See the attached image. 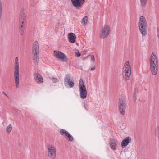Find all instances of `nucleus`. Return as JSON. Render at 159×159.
<instances>
[{
    "mask_svg": "<svg viewBox=\"0 0 159 159\" xmlns=\"http://www.w3.org/2000/svg\"><path fill=\"white\" fill-rule=\"evenodd\" d=\"M85 109L86 110H87V109H86V108L85 107Z\"/></svg>",
    "mask_w": 159,
    "mask_h": 159,
    "instance_id": "obj_38",
    "label": "nucleus"
},
{
    "mask_svg": "<svg viewBox=\"0 0 159 159\" xmlns=\"http://www.w3.org/2000/svg\"><path fill=\"white\" fill-rule=\"evenodd\" d=\"M86 89L83 80L80 79V80L79 83V88Z\"/></svg>",
    "mask_w": 159,
    "mask_h": 159,
    "instance_id": "obj_20",
    "label": "nucleus"
},
{
    "mask_svg": "<svg viewBox=\"0 0 159 159\" xmlns=\"http://www.w3.org/2000/svg\"><path fill=\"white\" fill-rule=\"evenodd\" d=\"M15 60H18V58H17V57H16L15 58Z\"/></svg>",
    "mask_w": 159,
    "mask_h": 159,
    "instance_id": "obj_36",
    "label": "nucleus"
},
{
    "mask_svg": "<svg viewBox=\"0 0 159 159\" xmlns=\"http://www.w3.org/2000/svg\"><path fill=\"white\" fill-rule=\"evenodd\" d=\"M21 23V24L19 26V30L20 34L21 35H22L24 34L25 25H24V24H22V23Z\"/></svg>",
    "mask_w": 159,
    "mask_h": 159,
    "instance_id": "obj_19",
    "label": "nucleus"
},
{
    "mask_svg": "<svg viewBox=\"0 0 159 159\" xmlns=\"http://www.w3.org/2000/svg\"><path fill=\"white\" fill-rule=\"evenodd\" d=\"M157 36L159 38V34H157Z\"/></svg>",
    "mask_w": 159,
    "mask_h": 159,
    "instance_id": "obj_34",
    "label": "nucleus"
},
{
    "mask_svg": "<svg viewBox=\"0 0 159 159\" xmlns=\"http://www.w3.org/2000/svg\"><path fill=\"white\" fill-rule=\"evenodd\" d=\"M76 37V36L75 34L73 33H70L68 34V40L71 43H74L75 42Z\"/></svg>",
    "mask_w": 159,
    "mask_h": 159,
    "instance_id": "obj_15",
    "label": "nucleus"
},
{
    "mask_svg": "<svg viewBox=\"0 0 159 159\" xmlns=\"http://www.w3.org/2000/svg\"><path fill=\"white\" fill-rule=\"evenodd\" d=\"M19 146H21V145H21V144H20V143H19Z\"/></svg>",
    "mask_w": 159,
    "mask_h": 159,
    "instance_id": "obj_35",
    "label": "nucleus"
},
{
    "mask_svg": "<svg viewBox=\"0 0 159 159\" xmlns=\"http://www.w3.org/2000/svg\"><path fill=\"white\" fill-rule=\"evenodd\" d=\"M34 80L38 83H41L43 82V77L38 73L35 72L34 73Z\"/></svg>",
    "mask_w": 159,
    "mask_h": 159,
    "instance_id": "obj_12",
    "label": "nucleus"
},
{
    "mask_svg": "<svg viewBox=\"0 0 159 159\" xmlns=\"http://www.w3.org/2000/svg\"><path fill=\"white\" fill-rule=\"evenodd\" d=\"M131 138L129 136L125 138L121 142V147L123 148H125L131 142Z\"/></svg>",
    "mask_w": 159,
    "mask_h": 159,
    "instance_id": "obj_14",
    "label": "nucleus"
},
{
    "mask_svg": "<svg viewBox=\"0 0 159 159\" xmlns=\"http://www.w3.org/2000/svg\"><path fill=\"white\" fill-rule=\"evenodd\" d=\"M91 60L92 61H95L94 57L93 55H92V56H91Z\"/></svg>",
    "mask_w": 159,
    "mask_h": 159,
    "instance_id": "obj_28",
    "label": "nucleus"
},
{
    "mask_svg": "<svg viewBox=\"0 0 159 159\" xmlns=\"http://www.w3.org/2000/svg\"><path fill=\"white\" fill-rule=\"evenodd\" d=\"M118 109L120 114L124 115L125 113V110L127 107L126 98L123 97L120 98L118 101Z\"/></svg>",
    "mask_w": 159,
    "mask_h": 159,
    "instance_id": "obj_5",
    "label": "nucleus"
},
{
    "mask_svg": "<svg viewBox=\"0 0 159 159\" xmlns=\"http://www.w3.org/2000/svg\"><path fill=\"white\" fill-rule=\"evenodd\" d=\"M137 95H133V100L134 102L136 101V99H137Z\"/></svg>",
    "mask_w": 159,
    "mask_h": 159,
    "instance_id": "obj_27",
    "label": "nucleus"
},
{
    "mask_svg": "<svg viewBox=\"0 0 159 159\" xmlns=\"http://www.w3.org/2000/svg\"><path fill=\"white\" fill-rule=\"evenodd\" d=\"M56 148L54 146L49 145L47 148V153L49 157L55 159L56 155Z\"/></svg>",
    "mask_w": 159,
    "mask_h": 159,
    "instance_id": "obj_7",
    "label": "nucleus"
},
{
    "mask_svg": "<svg viewBox=\"0 0 159 159\" xmlns=\"http://www.w3.org/2000/svg\"><path fill=\"white\" fill-rule=\"evenodd\" d=\"M24 10H22L20 13V22L22 23V24H24V22L25 19V15L24 13Z\"/></svg>",
    "mask_w": 159,
    "mask_h": 159,
    "instance_id": "obj_18",
    "label": "nucleus"
},
{
    "mask_svg": "<svg viewBox=\"0 0 159 159\" xmlns=\"http://www.w3.org/2000/svg\"><path fill=\"white\" fill-rule=\"evenodd\" d=\"M32 55L33 60L35 64H37L39 61V44L37 41H36L32 47Z\"/></svg>",
    "mask_w": 159,
    "mask_h": 159,
    "instance_id": "obj_3",
    "label": "nucleus"
},
{
    "mask_svg": "<svg viewBox=\"0 0 159 159\" xmlns=\"http://www.w3.org/2000/svg\"><path fill=\"white\" fill-rule=\"evenodd\" d=\"M86 57H85V58H83V59H86Z\"/></svg>",
    "mask_w": 159,
    "mask_h": 159,
    "instance_id": "obj_37",
    "label": "nucleus"
},
{
    "mask_svg": "<svg viewBox=\"0 0 159 159\" xmlns=\"http://www.w3.org/2000/svg\"><path fill=\"white\" fill-rule=\"evenodd\" d=\"M140 3L142 6L143 7H144L147 2V0H140Z\"/></svg>",
    "mask_w": 159,
    "mask_h": 159,
    "instance_id": "obj_21",
    "label": "nucleus"
},
{
    "mask_svg": "<svg viewBox=\"0 0 159 159\" xmlns=\"http://www.w3.org/2000/svg\"><path fill=\"white\" fill-rule=\"evenodd\" d=\"M148 25L145 18L143 16H140L138 22L139 31L143 36H145L147 33Z\"/></svg>",
    "mask_w": 159,
    "mask_h": 159,
    "instance_id": "obj_2",
    "label": "nucleus"
},
{
    "mask_svg": "<svg viewBox=\"0 0 159 159\" xmlns=\"http://www.w3.org/2000/svg\"><path fill=\"white\" fill-rule=\"evenodd\" d=\"M137 93H138L137 89L135 88L134 90L133 95H137Z\"/></svg>",
    "mask_w": 159,
    "mask_h": 159,
    "instance_id": "obj_25",
    "label": "nucleus"
},
{
    "mask_svg": "<svg viewBox=\"0 0 159 159\" xmlns=\"http://www.w3.org/2000/svg\"><path fill=\"white\" fill-rule=\"evenodd\" d=\"M150 67L151 72L154 75L157 73L158 68V59L155 53L152 52L149 59Z\"/></svg>",
    "mask_w": 159,
    "mask_h": 159,
    "instance_id": "obj_1",
    "label": "nucleus"
},
{
    "mask_svg": "<svg viewBox=\"0 0 159 159\" xmlns=\"http://www.w3.org/2000/svg\"><path fill=\"white\" fill-rule=\"evenodd\" d=\"M52 81L54 83H56L58 81V79L54 77H52Z\"/></svg>",
    "mask_w": 159,
    "mask_h": 159,
    "instance_id": "obj_24",
    "label": "nucleus"
},
{
    "mask_svg": "<svg viewBox=\"0 0 159 159\" xmlns=\"http://www.w3.org/2000/svg\"><path fill=\"white\" fill-rule=\"evenodd\" d=\"M155 135L157 136L159 138V130H155Z\"/></svg>",
    "mask_w": 159,
    "mask_h": 159,
    "instance_id": "obj_23",
    "label": "nucleus"
},
{
    "mask_svg": "<svg viewBox=\"0 0 159 159\" xmlns=\"http://www.w3.org/2000/svg\"><path fill=\"white\" fill-rule=\"evenodd\" d=\"M54 55L56 57L61 61L66 62L68 60L67 57L61 52L54 50L53 52Z\"/></svg>",
    "mask_w": 159,
    "mask_h": 159,
    "instance_id": "obj_8",
    "label": "nucleus"
},
{
    "mask_svg": "<svg viewBox=\"0 0 159 159\" xmlns=\"http://www.w3.org/2000/svg\"><path fill=\"white\" fill-rule=\"evenodd\" d=\"M60 132L62 135H63L64 134L65 137H66V139L69 141L72 142L73 141L74 138L73 137L66 131L65 130L64 131V130H60Z\"/></svg>",
    "mask_w": 159,
    "mask_h": 159,
    "instance_id": "obj_11",
    "label": "nucleus"
},
{
    "mask_svg": "<svg viewBox=\"0 0 159 159\" xmlns=\"http://www.w3.org/2000/svg\"><path fill=\"white\" fill-rule=\"evenodd\" d=\"M88 17L85 16L82 19V22H84L85 25H86L88 21Z\"/></svg>",
    "mask_w": 159,
    "mask_h": 159,
    "instance_id": "obj_22",
    "label": "nucleus"
},
{
    "mask_svg": "<svg viewBox=\"0 0 159 159\" xmlns=\"http://www.w3.org/2000/svg\"><path fill=\"white\" fill-rule=\"evenodd\" d=\"M12 126L11 124H10L8 125V126H7V128H6V129H12Z\"/></svg>",
    "mask_w": 159,
    "mask_h": 159,
    "instance_id": "obj_26",
    "label": "nucleus"
},
{
    "mask_svg": "<svg viewBox=\"0 0 159 159\" xmlns=\"http://www.w3.org/2000/svg\"><path fill=\"white\" fill-rule=\"evenodd\" d=\"M11 130H6L7 133L8 134H9L11 132Z\"/></svg>",
    "mask_w": 159,
    "mask_h": 159,
    "instance_id": "obj_30",
    "label": "nucleus"
},
{
    "mask_svg": "<svg viewBox=\"0 0 159 159\" xmlns=\"http://www.w3.org/2000/svg\"><path fill=\"white\" fill-rule=\"evenodd\" d=\"M109 144L111 148L113 150H116V143L115 139L113 138H110Z\"/></svg>",
    "mask_w": 159,
    "mask_h": 159,
    "instance_id": "obj_17",
    "label": "nucleus"
},
{
    "mask_svg": "<svg viewBox=\"0 0 159 159\" xmlns=\"http://www.w3.org/2000/svg\"><path fill=\"white\" fill-rule=\"evenodd\" d=\"M131 74V67L129 62V61H127L125 63L123 68V75L124 79L126 80H129Z\"/></svg>",
    "mask_w": 159,
    "mask_h": 159,
    "instance_id": "obj_4",
    "label": "nucleus"
},
{
    "mask_svg": "<svg viewBox=\"0 0 159 159\" xmlns=\"http://www.w3.org/2000/svg\"><path fill=\"white\" fill-rule=\"evenodd\" d=\"M75 54L76 56L78 57H80L81 55L80 53L79 52H76Z\"/></svg>",
    "mask_w": 159,
    "mask_h": 159,
    "instance_id": "obj_29",
    "label": "nucleus"
},
{
    "mask_svg": "<svg viewBox=\"0 0 159 159\" xmlns=\"http://www.w3.org/2000/svg\"><path fill=\"white\" fill-rule=\"evenodd\" d=\"M110 27L107 25H105L102 27L101 34L100 36L101 38H104L107 37L110 33Z\"/></svg>",
    "mask_w": 159,
    "mask_h": 159,
    "instance_id": "obj_9",
    "label": "nucleus"
},
{
    "mask_svg": "<svg viewBox=\"0 0 159 159\" xmlns=\"http://www.w3.org/2000/svg\"><path fill=\"white\" fill-rule=\"evenodd\" d=\"M95 69V67H92L91 69V70H93Z\"/></svg>",
    "mask_w": 159,
    "mask_h": 159,
    "instance_id": "obj_32",
    "label": "nucleus"
},
{
    "mask_svg": "<svg viewBox=\"0 0 159 159\" xmlns=\"http://www.w3.org/2000/svg\"><path fill=\"white\" fill-rule=\"evenodd\" d=\"M73 5L77 9H79L84 4L85 0H71Z\"/></svg>",
    "mask_w": 159,
    "mask_h": 159,
    "instance_id": "obj_10",
    "label": "nucleus"
},
{
    "mask_svg": "<svg viewBox=\"0 0 159 159\" xmlns=\"http://www.w3.org/2000/svg\"><path fill=\"white\" fill-rule=\"evenodd\" d=\"M67 83L70 88L73 87L74 85V82L70 80L69 76L66 75L64 78V84L66 85Z\"/></svg>",
    "mask_w": 159,
    "mask_h": 159,
    "instance_id": "obj_13",
    "label": "nucleus"
},
{
    "mask_svg": "<svg viewBox=\"0 0 159 159\" xmlns=\"http://www.w3.org/2000/svg\"><path fill=\"white\" fill-rule=\"evenodd\" d=\"M157 34H159V27H157Z\"/></svg>",
    "mask_w": 159,
    "mask_h": 159,
    "instance_id": "obj_31",
    "label": "nucleus"
},
{
    "mask_svg": "<svg viewBox=\"0 0 159 159\" xmlns=\"http://www.w3.org/2000/svg\"><path fill=\"white\" fill-rule=\"evenodd\" d=\"M2 93L5 96L7 97H8L7 95L4 92H3Z\"/></svg>",
    "mask_w": 159,
    "mask_h": 159,
    "instance_id": "obj_33",
    "label": "nucleus"
},
{
    "mask_svg": "<svg viewBox=\"0 0 159 159\" xmlns=\"http://www.w3.org/2000/svg\"><path fill=\"white\" fill-rule=\"evenodd\" d=\"M14 69V76L15 82L16 87L17 88H18L19 87V68L18 60H15Z\"/></svg>",
    "mask_w": 159,
    "mask_h": 159,
    "instance_id": "obj_6",
    "label": "nucleus"
},
{
    "mask_svg": "<svg viewBox=\"0 0 159 159\" xmlns=\"http://www.w3.org/2000/svg\"><path fill=\"white\" fill-rule=\"evenodd\" d=\"M80 96L82 99H85L87 97V91L86 89L80 88Z\"/></svg>",
    "mask_w": 159,
    "mask_h": 159,
    "instance_id": "obj_16",
    "label": "nucleus"
}]
</instances>
